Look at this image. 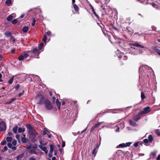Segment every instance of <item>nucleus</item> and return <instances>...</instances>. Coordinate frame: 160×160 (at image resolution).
Wrapping results in <instances>:
<instances>
[{"instance_id": "f257e3e1", "label": "nucleus", "mask_w": 160, "mask_h": 160, "mask_svg": "<svg viewBox=\"0 0 160 160\" xmlns=\"http://www.w3.org/2000/svg\"><path fill=\"white\" fill-rule=\"evenodd\" d=\"M28 130V132L29 134L33 136V137H36L39 136L38 134L36 132L35 130L29 124H28L26 126Z\"/></svg>"}, {"instance_id": "f03ea898", "label": "nucleus", "mask_w": 160, "mask_h": 160, "mask_svg": "<svg viewBox=\"0 0 160 160\" xmlns=\"http://www.w3.org/2000/svg\"><path fill=\"white\" fill-rule=\"evenodd\" d=\"M44 106L45 108L48 110H51L52 108V105L50 102L48 100L44 101Z\"/></svg>"}, {"instance_id": "7ed1b4c3", "label": "nucleus", "mask_w": 160, "mask_h": 160, "mask_svg": "<svg viewBox=\"0 0 160 160\" xmlns=\"http://www.w3.org/2000/svg\"><path fill=\"white\" fill-rule=\"evenodd\" d=\"M6 128L5 123L2 121L0 120V132L4 131Z\"/></svg>"}, {"instance_id": "20e7f679", "label": "nucleus", "mask_w": 160, "mask_h": 160, "mask_svg": "<svg viewBox=\"0 0 160 160\" xmlns=\"http://www.w3.org/2000/svg\"><path fill=\"white\" fill-rule=\"evenodd\" d=\"M151 111L150 108L149 107H147L143 108V110L140 112L139 114H144L149 112Z\"/></svg>"}, {"instance_id": "39448f33", "label": "nucleus", "mask_w": 160, "mask_h": 160, "mask_svg": "<svg viewBox=\"0 0 160 160\" xmlns=\"http://www.w3.org/2000/svg\"><path fill=\"white\" fill-rule=\"evenodd\" d=\"M40 144L39 145L38 147L40 148L42 150L44 151L45 153L46 154L48 152V150H47L46 147H43L44 145H42V143L41 141L40 142Z\"/></svg>"}, {"instance_id": "423d86ee", "label": "nucleus", "mask_w": 160, "mask_h": 160, "mask_svg": "<svg viewBox=\"0 0 160 160\" xmlns=\"http://www.w3.org/2000/svg\"><path fill=\"white\" fill-rule=\"evenodd\" d=\"M39 98L40 99L39 100V101L38 102V103L39 104H44V101H45L46 100H45L40 95L38 96H37V99Z\"/></svg>"}, {"instance_id": "0eeeda50", "label": "nucleus", "mask_w": 160, "mask_h": 160, "mask_svg": "<svg viewBox=\"0 0 160 160\" xmlns=\"http://www.w3.org/2000/svg\"><path fill=\"white\" fill-rule=\"evenodd\" d=\"M130 45L133 46H135L137 47H139L141 48H144V46L137 43H130Z\"/></svg>"}, {"instance_id": "6e6552de", "label": "nucleus", "mask_w": 160, "mask_h": 160, "mask_svg": "<svg viewBox=\"0 0 160 160\" xmlns=\"http://www.w3.org/2000/svg\"><path fill=\"white\" fill-rule=\"evenodd\" d=\"M141 118V117L139 114L135 115L133 116V119L135 121H137Z\"/></svg>"}, {"instance_id": "1a4fd4ad", "label": "nucleus", "mask_w": 160, "mask_h": 160, "mask_svg": "<svg viewBox=\"0 0 160 160\" xmlns=\"http://www.w3.org/2000/svg\"><path fill=\"white\" fill-rule=\"evenodd\" d=\"M39 49H38L37 48H35L33 49V51H32L33 52V53L35 54V55H38V54L40 52L39 51Z\"/></svg>"}, {"instance_id": "9d476101", "label": "nucleus", "mask_w": 160, "mask_h": 160, "mask_svg": "<svg viewBox=\"0 0 160 160\" xmlns=\"http://www.w3.org/2000/svg\"><path fill=\"white\" fill-rule=\"evenodd\" d=\"M154 51L160 55V51L159 50V47H155L154 48Z\"/></svg>"}, {"instance_id": "9b49d317", "label": "nucleus", "mask_w": 160, "mask_h": 160, "mask_svg": "<svg viewBox=\"0 0 160 160\" xmlns=\"http://www.w3.org/2000/svg\"><path fill=\"white\" fill-rule=\"evenodd\" d=\"M5 35L8 37H11L12 33L10 32L7 31L5 32Z\"/></svg>"}, {"instance_id": "f8f14e48", "label": "nucleus", "mask_w": 160, "mask_h": 160, "mask_svg": "<svg viewBox=\"0 0 160 160\" xmlns=\"http://www.w3.org/2000/svg\"><path fill=\"white\" fill-rule=\"evenodd\" d=\"M12 15H14V14H12L9 15L7 18V20L8 21H10L13 18V16Z\"/></svg>"}, {"instance_id": "ddd939ff", "label": "nucleus", "mask_w": 160, "mask_h": 160, "mask_svg": "<svg viewBox=\"0 0 160 160\" xmlns=\"http://www.w3.org/2000/svg\"><path fill=\"white\" fill-rule=\"evenodd\" d=\"M56 103L58 107V109H59L61 105V103L59 101L58 99H57L56 100Z\"/></svg>"}, {"instance_id": "4468645a", "label": "nucleus", "mask_w": 160, "mask_h": 160, "mask_svg": "<svg viewBox=\"0 0 160 160\" xmlns=\"http://www.w3.org/2000/svg\"><path fill=\"white\" fill-rule=\"evenodd\" d=\"M50 153H52L53 152L54 147L53 145H52V144L50 145Z\"/></svg>"}, {"instance_id": "2eb2a0df", "label": "nucleus", "mask_w": 160, "mask_h": 160, "mask_svg": "<svg viewBox=\"0 0 160 160\" xmlns=\"http://www.w3.org/2000/svg\"><path fill=\"white\" fill-rule=\"evenodd\" d=\"M73 7L74 8V10L76 11H78L79 10V8L78 7L76 4H73Z\"/></svg>"}, {"instance_id": "dca6fc26", "label": "nucleus", "mask_w": 160, "mask_h": 160, "mask_svg": "<svg viewBox=\"0 0 160 160\" xmlns=\"http://www.w3.org/2000/svg\"><path fill=\"white\" fill-rule=\"evenodd\" d=\"M5 3L8 6H10L11 5V0H7L6 1Z\"/></svg>"}, {"instance_id": "f3484780", "label": "nucleus", "mask_w": 160, "mask_h": 160, "mask_svg": "<svg viewBox=\"0 0 160 160\" xmlns=\"http://www.w3.org/2000/svg\"><path fill=\"white\" fill-rule=\"evenodd\" d=\"M126 147L125 144L124 143H122L120 144L118 146H117V148H119V147Z\"/></svg>"}, {"instance_id": "a211bd4d", "label": "nucleus", "mask_w": 160, "mask_h": 160, "mask_svg": "<svg viewBox=\"0 0 160 160\" xmlns=\"http://www.w3.org/2000/svg\"><path fill=\"white\" fill-rule=\"evenodd\" d=\"M28 29V27H24L22 29V31L24 32H27Z\"/></svg>"}, {"instance_id": "6ab92c4d", "label": "nucleus", "mask_w": 160, "mask_h": 160, "mask_svg": "<svg viewBox=\"0 0 160 160\" xmlns=\"http://www.w3.org/2000/svg\"><path fill=\"white\" fill-rule=\"evenodd\" d=\"M18 128V126H16L12 129L13 132L15 133H17Z\"/></svg>"}, {"instance_id": "aec40b11", "label": "nucleus", "mask_w": 160, "mask_h": 160, "mask_svg": "<svg viewBox=\"0 0 160 160\" xmlns=\"http://www.w3.org/2000/svg\"><path fill=\"white\" fill-rule=\"evenodd\" d=\"M130 124L132 126H137V124L134 122L132 121L131 120L129 121Z\"/></svg>"}, {"instance_id": "412c9836", "label": "nucleus", "mask_w": 160, "mask_h": 160, "mask_svg": "<svg viewBox=\"0 0 160 160\" xmlns=\"http://www.w3.org/2000/svg\"><path fill=\"white\" fill-rule=\"evenodd\" d=\"M6 140L8 142H10L12 140V138L11 137H8L6 138Z\"/></svg>"}, {"instance_id": "4be33fe9", "label": "nucleus", "mask_w": 160, "mask_h": 160, "mask_svg": "<svg viewBox=\"0 0 160 160\" xmlns=\"http://www.w3.org/2000/svg\"><path fill=\"white\" fill-rule=\"evenodd\" d=\"M148 139L149 142H151L153 140L152 136L151 135H149L148 137Z\"/></svg>"}, {"instance_id": "5701e85b", "label": "nucleus", "mask_w": 160, "mask_h": 160, "mask_svg": "<svg viewBox=\"0 0 160 160\" xmlns=\"http://www.w3.org/2000/svg\"><path fill=\"white\" fill-rule=\"evenodd\" d=\"M25 131V129L23 128H19L18 129V132L21 133L22 132H23Z\"/></svg>"}, {"instance_id": "b1692460", "label": "nucleus", "mask_w": 160, "mask_h": 160, "mask_svg": "<svg viewBox=\"0 0 160 160\" xmlns=\"http://www.w3.org/2000/svg\"><path fill=\"white\" fill-rule=\"evenodd\" d=\"M141 98L142 100H143L145 98V96L143 92H142L141 93Z\"/></svg>"}, {"instance_id": "393cba45", "label": "nucleus", "mask_w": 160, "mask_h": 160, "mask_svg": "<svg viewBox=\"0 0 160 160\" xmlns=\"http://www.w3.org/2000/svg\"><path fill=\"white\" fill-rule=\"evenodd\" d=\"M16 99L15 98H12L9 102H7L6 103V104H10L14 100H15Z\"/></svg>"}, {"instance_id": "a878e982", "label": "nucleus", "mask_w": 160, "mask_h": 160, "mask_svg": "<svg viewBox=\"0 0 160 160\" xmlns=\"http://www.w3.org/2000/svg\"><path fill=\"white\" fill-rule=\"evenodd\" d=\"M30 153L32 154H36V152L35 150L34 149H31L30 151L29 152Z\"/></svg>"}, {"instance_id": "bb28decb", "label": "nucleus", "mask_w": 160, "mask_h": 160, "mask_svg": "<svg viewBox=\"0 0 160 160\" xmlns=\"http://www.w3.org/2000/svg\"><path fill=\"white\" fill-rule=\"evenodd\" d=\"M43 46V44L42 42L38 46V49L39 50L41 49L42 47Z\"/></svg>"}, {"instance_id": "cd10ccee", "label": "nucleus", "mask_w": 160, "mask_h": 160, "mask_svg": "<svg viewBox=\"0 0 160 160\" xmlns=\"http://www.w3.org/2000/svg\"><path fill=\"white\" fill-rule=\"evenodd\" d=\"M92 12H93L94 15H95V16H96L98 18H99V16L95 12L94 10V8L92 7Z\"/></svg>"}, {"instance_id": "c85d7f7f", "label": "nucleus", "mask_w": 160, "mask_h": 160, "mask_svg": "<svg viewBox=\"0 0 160 160\" xmlns=\"http://www.w3.org/2000/svg\"><path fill=\"white\" fill-rule=\"evenodd\" d=\"M24 58V56L23 55H21L19 56L18 58V60H22Z\"/></svg>"}, {"instance_id": "c756f323", "label": "nucleus", "mask_w": 160, "mask_h": 160, "mask_svg": "<svg viewBox=\"0 0 160 160\" xmlns=\"http://www.w3.org/2000/svg\"><path fill=\"white\" fill-rule=\"evenodd\" d=\"M13 79V77H12V78L10 79L8 81V82L9 84H11L12 82Z\"/></svg>"}, {"instance_id": "7c9ffc66", "label": "nucleus", "mask_w": 160, "mask_h": 160, "mask_svg": "<svg viewBox=\"0 0 160 160\" xmlns=\"http://www.w3.org/2000/svg\"><path fill=\"white\" fill-rule=\"evenodd\" d=\"M155 133H156L158 136H160V132L159 130H155Z\"/></svg>"}, {"instance_id": "2f4dec72", "label": "nucleus", "mask_w": 160, "mask_h": 160, "mask_svg": "<svg viewBox=\"0 0 160 160\" xmlns=\"http://www.w3.org/2000/svg\"><path fill=\"white\" fill-rule=\"evenodd\" d=\"M47 39V36L46 35H44V38H43V39H42V40L44 42H46V41Z\"/></svg>"}, {"instance_id": "473e14b6", "label": "nucleus", "mask_w": 160, "mask_h": 160, "mask_svg": "<svg viewBox=\"0 0 160 160\" xmlns=\"http://www.w3.org/2000/svg\"><path fill=\"white\" fill-rule=\"evenodd\" d=\"M156 153L155 152H152L151 153V157H155V156H156Z\"/></svg>"}, {"instance_id": "72a5a7b5", "label": "nucleus", "mask_w": 160, "mask_h": 160, "mask_svg": "<svg viewBox=\"0 0 160 160\" xmlns=\"http://www.w3.org/2000/svg\"><path fill=\"white\" fill-rule=\"evenodd\" d=\"M131 143H132L130 142H127L125 144L126 147L130 146V145H131Z\"/></svg>"}, {"instance_id": "f704fd0d", "label": "nucleus", "mask_w": 160, "mask_h": 160, "mask_svg": "<svg viewBox=\"0 0 160 160\" xmlns=\"http://www.w3.org/2000/svg\"><path fill=\"white\" fill-rule=\"evenodd\" d=\"M17 22V20L16 19H15L12 21V23L13 24H15Z\"/></svg>"}, {"instance_id": "c9c22d12", "label": "nucleus", "mask_w": 160, "mask_h": 160, "mask_svg": "<svg viewBox=\"0 0 160 160\" xmlns=\"http://www.w3.org/2000/svg\"><path fill=\"white\" fill-rule=\"evenodd\" d=\"M17 144V141L16 140H13L12 142V144L14 146H15Z\"/></svg>"}, {"instance_id": "e433bc0d", "label": "nucleus", "mask_w": 160, "mask_h": 160, "mask_svg": "<svg viewBox=\"0 0 160 160\" xmlns=\"http://www.w3.org/2000/svg\"><path fill=\"white\" fill-rule=\"evenodd\" d=\"M96 149V148H95L94 149V150H93L92 152V154L93 155H94V156H95V155L96 153V152H95Z\"/></svg>"}, {"instance_id": "4c0bfd02", "label": "nucleus", "mask_w": 160, "mask_h": 160, "mask_svg": "<svg viewBox=\"0 0 160 160\" xmlns=\"http://www.w3.org/2000/svg\"><path fill=\"white\" fill-rule=\"evenodd\" d=\"M6 141L5 140H4L1 142V145H4L6 143Z\"/></svg>"}, {"instance_id": "58836bf2", "label": "nucleus", "mask_w": 160, "mask_h": 160, "mask_svg": "<svg viewBox=\"0 0 160 160\" xmlns=\"http://www.w3.org/2000/svg\"><path fill=\"white\" fill-rule=\"evenodd\" d=\"M33 22L32 23V25L33 26L34 25L35 23L36 22V21H35V19L34 18H33Z\"/></svg>"}, {"instance_id": "ea45409f", "label": "nucleus", "mask_w": 160, "mask_h": 160, "mask_svg": "<svg viewBox=\"0 0 160 160\" xmlns=\"http://www.w3.org/2000/svg\"><path fill=\"white\" fill-rule=\"evenodd\" d=\"M7 149H8L7 147L6 146H5L4 147L3 149L2 150V151L3 152H5L7 150Z\"/></svg>"}, {"instance_id": "a19ab883", "label": "nucleus", "mask_w": 160, "mask_h": 160, "mask_svg": "<svg viewBox=\"0 0 160 160\" xmlns=\"http://www.w3.org/2000/svg\"><path fill=\"white\" fill-rule=\"evenodd\" d=\"M22 141L23 142H26V139L25 138H22Z\"/></svg>"}, {"instance_id": "79ce46f5", "label": "nucleus", "mask_w": 160, "mask_h": 160, "mask_svg": "<svg viewBox=\"0 0 160 160\" xmlns=\"http://www.w3.org/2000/svg\"><path fill=\"white\" fill-rule=\"evenodd\" d=\"M8 146L9 148H11L12 146V144L10 143H8Z\"/></svg>"}, {"instance_id": "37998d69", "label": "nucleus", "mask_w": 160, "mask_h": 160, "mask_svg": "<svg viewBox=\"0 0 160 160\" xmlns=\"http://www.w3.org/2000/svg\"><path fill=\"white\" fill-rule=\"evenodd\" d=\"M134 146L136 147H138V142H137L134 143Z\"/></svg>"}, {"instance_id": "c03bdc74", "label": "nucleus", "mask_w": 160, "mask_h": 160, "mask_svg": "<svg viewBox=\"0 0 160 160\" xmlns=\"http://www.w3.org/2000/svg\"><path fill=\"white\" fill-rule=\"evenodd\" d=\"M22 55L24 56V58H27V57L28 56V55L26 53H24Z\"/></svg>"}, {"instance_id": "a18cd8bd", "label": "nucleus", "mask_w": 160, "mask_h": 160, "mask_svg": "<svg viewBox=\"0 0 160 160\" xmlns=\"http://www.w3.org/2000/svg\"><path fill=\"white\" fill-rule=\"evenodd\" d=\"M24 91H23L21 93H20L18 95V97H20L22 95L24 94Z\"/></svg>"}, {"instance_id": "49530a36", "label": "nucleus", "mask_w": 160, "mask_h": 160, "mask_svg": "<svg viewBox=\"0 0 160 160\" xmlns=\"http://www.w3.org/2000/svg\"><path fill=\"white\" fill-rule=\"evenodd\" d=\"M143 142L144 143H147L148 142V139H145L144 140Z\"/></svg>"}, {"instance_id": "de8ad7c7", "label": "nucleus", "mask_w": 160, "mask_h": 160, "mask_svg": "<svg viewBox=\"0 0 160 160\" xmlns=\"http://www.w3.org/2000/svg\"><path fill=\"white\" fill-rule=\"evenodd\" d=\"M47 131L46 130H44L43 131V134L45 135L47 134Z\"/></svg>"}, {"instance_id": "09e8293b", "label": "nucleus", "mask_w": 160, "mask_h": 160, "mask_svg": "<svg viewBox=\"0 0 160 160\" xmlns=\"http://www.w3.org/2000/svg\"><path fill=\"white\" fill-rule=\"evenodd\" d=\"M20 85L19 84H17L15 87V88L16 89H18Z\"/></svg>"}, {"instance_id": "8fccbe9b", "label": "nucleus", "mask_w": 160, "mask_h": 160, "mask_svg": "<svg viewBox=\"0 0 160 160\" xmlns=\"http://www.w3.org/2000/svg\"><path fill=\"white\" fill-rule=\"evenodd\" d=\"M65 142L64 141H62V147H65Z\"/></svg>"}, {"instance_id": "3c124183", "label": "nucleus", "mask_w": 160, "mask_h": 160, "mask_svg": "<svg viewBox=\"0 0 160 160\" xmlns=\"http://www.w3.org/2000/svg\"><path fill=\"white\" fill-rule=\"evenodd\" d=\"M29 160H36V159H35L33 157H32L29 158Z\"/></svg>"}, {"instance_id": "603ef678", "label": "nucleus", "mask_w": 160, "mask_h": 160, "mask_svg": "<svg viewBox=\"0 0 160 160\" xmlns=\"http://www.w3.org/2000/svg\"><path fill=\"white\" fill-rule=\"evenodd\" d=\"M46 33H47V34L48 36L50 35L51 34V32L50 31H48Z\"/></svg>"}, {"instance_id": "864d4df0", "label": "nucleus", "mask_w": 160, "mask_h": 160, "mask_svg": "<svg viewBox=\"0 0 160 160\" xmlns=\"http://www.w3.org/2000/svg\"><path fill=\"white\" fill-rule=\"evenodd\" d=\"M95 128V127H94V126H93L92 127V128L90 130V132H91Z\"/></svg>"}, {"instance_id": "5fc2aeb1", "label": "nucleus", "mask_w": 160, "mask_h": 160, "mask_svg": "<svg viewBox=\"0 0 160 160\" xmlns=\"http://www.w3.org/2000/svg\"><path fill=\"white\" fill-rule=\"evenodd\" d=\"M99 125H98V123L97 124H96L95 125V126H94V127H95V128L98 127V126H99Z\"/></svg>"}, {"instance_id": "6e6d98bb", "label": "nucleus", "mask_w": 160, "mask_h": 160, "mask_svg": "<svg viewBox=\"0 0 160 160\" xmlns=\"http://www.w3.org/2000/svg\"><path fill=\"white\" fill-rule=\"evenodd\" d=\"M12 149L13 151L15 150L16 149V148L15 147H13L12 148Z\"/></svg>"}, {"instance_id": "4d7b16f0", "label": "nucleus", "mask_w": 160, "mask_h": 160, "mask_svg": "<svg viewBox=\"0 0 160 160\" xmlns=\"http://www.w3.org/2000/svg\"><path fill=\"white\" fill-rule=\"evenodd\" d=\"M103 122H99V123H98V125L99 126H100V125H101L102 124Z\"/></svg>"}, {"instance_id": "13d9d810", "label": "nucleus", "mask_w": 160, "mask_h": 160, "mask_svg": "<svg viewBox=\"0 0 160 160\" xmlns=\"http://www.w3.org/2000/svg\"><path fill=\"white\" fill-rule=\"evenodd\" d=\"M16 137L17 139H18L19 138V135H17L16 136Z\"/></svg>"}, {"instance_id": "bf43d9fd", "label": "nucleus", "mask_w": 160, "mask_h": 160, "mask_svg": "<svg viewBox=\"0 0 160 160\" xmlns=\"http://www.w3.org/2000/svg\"><path fill=\"white\" fill-rule=\"evenodd\" d=\"M160 154L159 155L156 160H160Z\"/></svg>"}, {"instance_id": "052dcab7", "label": "nucleus", "mask_w": 160, "mask_h": 160, "mask_svg": "<svg viewBox=\"0 0 160 160\" xmlns=\"http://www.w3.org/2000/svg\"><path fill=\"white\" fill-rule=\"evenodd\" d=\"M52 99L53 102H55V100L56 99V98L55 97H53L52 98Z\"/></svg>"}, {"instance_id": "680f3d73", "label": "nucleus", "mask_w": 160, "mask_h": 160, "mask_svg": "<svg viewBox=\"0 0 160 160\" xmlns=\"http://www.w3.org/2000/svg\"><path fill=\"white\" fill-rule=\"evenodd\" d=\"M8 134L9 136H11L12 134V133L11 132H9L8 133Z\"/></svg>"}, {"instance_id": "e2e57ef3", "label": "nucleus", "mask_w": 160, "mask_h": 160, "mask_svg": "<svg viewBox=\"0 0 160 160\" xmlns=\"http://www.w3.org/2000/svg\"><path fill=\"white\" fill-rule=\"evenodd\" d=\"M87 129V128H86L85 129H84V130H83V131H82L81 132V133H83V132H85V131H86V129Z\"/></svg>"}, {"instance_id": "0e129e2a", "label": "nucleus", "mask_w": 160, "mask_h": 160, "mask_svg": "<svg viewBox=\"0 0 160 160\" xmlns=\"http://www.w3.org/2000/svg\"><path fill=\"white\" fill-rule=\"evenodd\" d=\"M52 160H57L56 159V157H54L52 158Z\"/></svg>"}, {"instance_id": "69168bd1", "label": "nucleus", "mask_w": 160, "mask_h": 160, "mask_svg": "<svg viewBox=\"0 0 160 160\" xmlns=\"http://www.w3.org/2000/svg\"><path fill=\"white\" fill-rule=\"evenodd\" d=\"M152 6L155 7V8H156L155 6H156V5L154 3H153L152 4Z\"/></svg>"}, {"instance_id": "338daca9", "label": "nucleus", "mask_w": 160, "mask_h": 160, "mask_svg": "<svg viewBox=\"0 0 160 160\" xmlns=\"http://www.w3.org/2000/svg\"><path fill=\"white\" fill-rule=\"evenodd\" d=\"M48 156L49 157H51L52 156V153H50L48 154Z\"/></svg>"}, {"instance_id": "774afa93", "label": "nucleus", "mask_w": 160, "mask_h": 160, "mask_svg": "<svg viewBox=\"0 0 160 160\" xmlns=\"http://www.w3.org/2000/svg\"><path fill=\"white\" fill-rule=\"evenodd\" d=\"M24 16V14H23L22 15L20 16V17L21 18H22Z\"/></svg>"}]
</instances>
